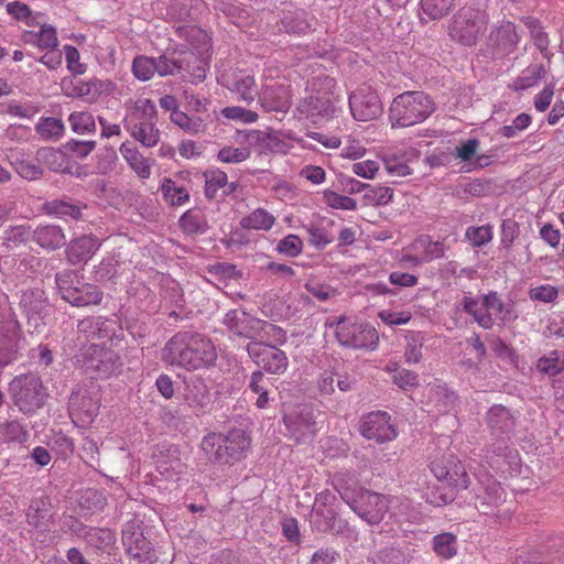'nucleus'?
<instances>
[{
  "mask_svg": "<svg viewBox=\"0 0 564 564\" xmlns=\"http://www.w3.org/2000/svg\"><path fill=\"white\" fill-rule=\"evenodd\" d=\"M19 307L28 318L29 324L34 321L35 328L39 326V321H43L50 312L48 299L44 290L39 288L22 291Z\"/></svg>",
  "mask_w": 564,
  "mask_h": 564,
  "instance_id": "22",
  "label": "nucleus"
},
{
  "mask_svg": "<svg viewBox=\"0 0 564 564\" xmlns=\"http://www.w3.org/2000/svg\"><path fill=\"white\" fill-rule=\"evenodd\" d=\"M545 75L543 64H534L528 66L522 74L514 79L512 84L513 90H524L535 86Z\"/></svg>",
  "mask_w": 564,
  "mask_h": 564,
  "instance_id": "43",
  "label": "nucleus"
},
{
  "mask_svg": "<svg viewBox=\"0 0 564 564\" xmlns=\"http://www.w3.org/2000/svg\"><path fill=\"white\" fill-rule=\"evenodd\" d=\"M392 381L402 390L408 391L419 386V376L411 370H394Z\"/></svg>",
  "mask_w": 564,
  "mask_h": 564,
  "instance_id": "64",
  "label": "nucleus"
},
{
  "mask_svg": "<svg viewBox=\"0 0 564 564\" xmlns=\"http://www.w3.org/2000/svg\"><path fill=\"white\" fill-rule=\"evenodd\" d=\"M161 192L164 200L171 206H181L189 200V194L184 186H177L176 183L165 177L161 184Z\"/></svg>",
  "mask_w": 564,
  "mask_h": 564,
  "instance_id": "41",
  "label": "nucleus"
},
{
  "mask_svg": "<svg viewBox=\"0 0 564 564\" xmlns=\"http://www.w3.org/2000/svg\"><path fill=\"white\" fill-rule=\"evenodd\" d=\"M339 101L336 80L330 76H316L311 82L310 93L299 101L296 110L300 118L322 124L335 118L340 109L337 106Z\"/></svg>",
  "mask_w": 564,
  "mask_h": 564,
  "instance_id": "2",
  "label": "nucleus"
},
{
  "mask_svg": "<svg viewBox=\"0 0 564 564\" xmlns=\"http://www.w3.org/2000/svg\"><path fill=\"white\" fill-rule=\"evenodd\" d=\"M360 434L367 440L381 444L394 440L398 435L391 416L384 411H373L365 414L360 421Z\"/></svg>",
  "mask_w": 564,
  "mask_h": 564,
  "instance_id": "19",
  "label": "nucleus"
},
{
  "mask_svg": "<svg viewBox=\"0 0 564 564\" xmlns=\"http://www.w3.org/2000/svg\"><path fill=\"white\" fill-rule=\"evenodd\" d=\"M275 223V218L272 214L263 208H258L250 215L243 217L240 220V226L243 229L253 230H269Z\"/></svg>",
  "mask_w": 564,
  "mask_h": 564,
  "instance_id": "40",
  "label": "nucleus"
},
{
  "mask_svg": "<svg viewBox=\"0 0 564 564\" xmlns=\"http://www.w3.org/2000/svg\"><path fill=\"white\" fill-rule=\"evenodd\" d=\"M52 510L53 506L48 497L32 499L26 511L28 524L41 531H50Z\"/></svg>",
  "mask_w": 564,
  "mask_h": 564,
  "instance_id": "28",
  "label": "nucleus"
},
{
  "mask_svg": "<svg viewBox=\"0 0 564 564\" xmlns=\"http://www.w3.org/2000/svg\"><path fill=\"white\" fill-rule=\"evenodd\" d=\"M246 350L261 369L271 375H282L288 369L289 359L285 352L274 345L250 341L247 344Z\"/></svg>",
  "mask_w": 564,
  "mask_h": 564,
  "instance_id": "15",
  "label": "nucleus"
},
{
  "mask_svg": "<svg viewBox=\"0 0 564 564\" xmlns=\"http://www.w3.org/2000/svg\"><path fill=\"white\" fill-rule=\"evenodd\" d=\"M520 42L517 26L510 21L494 26L487 37V51L492 59H502L512 54Z\"/></svg>",
  "mask_w": 564,
  "mask_h": 564,
  "instance_id": "17",
  "label": "nucleus"
},
{
  "mask_svg": "<svg viewBox=\"0 0 564 564\" xmlns=\"http://www.w3.org/2000/svg\"><path fill=\"white\" fill-rule=\"evenodd\" d=\"M433 550L443 558H452L457 553V538L454 533L443 532L433 538Z\"/></svg>",
  "mask_w": 564,
  "mask_h": 564,
  "instance_id": "46",
  "label": "nucleus"
},
{
  "mask_svg": "<svg viewBox=\"0 0 564 564\" xmlns=\"http://www.w3.org/2000/svg\"><path fill=\"white\" fill-rule=\"evenodd\" d=\"M171 120L181 129L192 134H197L204 128V121L200 117H189L182 111L171 113Z\"/></svg>",
  "mask_w": 564,
  "mask_h": 564,
  "instance_id": "55",
  "label": "nucleus"
},
{
  "mask_svg": "<svg viewBox=\"0 0 564 564\" xmlns=\"http://www.w3.org/2000/svg\"><path fill=\"white\" fill-rule=\"evenodd\" d=\"M323 198L325 204L334 209L355 210L357 208L355 199L332 189L324 191Z\"/></svg>",
  "mask_w": 564,
  "mask_h": 564,
  "instance_id": "59",
  "label": "nucleus"
},
{
  "mask_svg": "<svg viewBox=\"0 0 564 564\" xmlns=\"http://www.w3.org/2000/svg\"><path fill=\"white\" fill-rule=\"evenodd\" d=\"M121 540L126 554L134 564H154L158 561L152 543L144 536L139 525L127 523L122 530Z\"/></svg>",
  "mask_w": 564,
  "mask_h": 564,
  "instance_id": "13",
  "label": "nucleus"
},
{
  "mask_svg": "<svg viewBox=\"0 0 564 564\" xmlns=\"http://www.w3.org/2000/svg\"><path fill=\"white\" fill-rule=\"evenodd\" d=\"M86 207L85 204L64 196L62 198L46 200L42 205V210L48 216L80 220L83 218V209Z\"/></svg>",
  "mask_w": 564,
  "mask_h": 564,
  "instance_id": "26",
  "label": "nucleus"
},
{
  "mask_svg": "<svg viewBox=\"0 0 564 564\" xmlns=\"http://www.w3.org/2000/svg\"><path fill=\"white\" fill-rule=\"evenodd\" d=\"M25 341L14 313L3 316L0 322V368H4L22 357Z\"/></svg>",
  "mask_w": 564,
  "mask_h": 564,
  "instance_id": "10",
  "label": "nucleus"
},
{
  "mask_svg": "<svg viewBox=\"0 0 564 564\" xmlns=\"http://www.w3.org/2000/svg\"><path fill=\"white\" fill-rule=\"evenodd\" d=\"M48 446L63 458L69 457L74 452L73 440L63 432H54L50 438Z\"/></svg>",
  "mask_w": 564,
  "mask_h": 564,
  "instance_id": "56",
  "label": "nucleus"
},
{
  "mask_svg": "<svg viewBox=\"0 0 564 564\" xmlns=\"http://www.w3.org/2000/svg\"><path fill=\"white\" fill-rule=\"evenodd\" d=\"M393 197V191L386 186H371L367 187L364 193V200L366 205L384 206L388 205Z\"/></svg>",
  "mask_w": 564,
  "mask_h": 564,
  "instance_id": "52",
  "label": "nucleus"
},
{
  "mask_svg": "<svg viewBox=\"0 0 564 564\" xmlns=\"http://www.w3.org/2000/svg\"><path fill=\"white\" fill-rule=\"evenodd\" d=\"M68 121L72 130L77 134H89L96 131L95 118L88 111H74L69 115Z\"/></svg>",
  "mask_w": 564,
  "mask_h": 564,
  "instance_id": "48",
  "label": "nucleus"
},
{
  "mask_svg": "<svg viewBox=\"0 0 564 564\" xmlns=\"http://www.w3.org/2000/svg\"><path fill=\"white\" fill-rule=\"evenodd\" d=\"M35 161L52 172L73 174L64 149L41 148L36 151Z\"/></svg>",
  "mask_w": 564,
  "mask_h": 564,
  "instance_id": "31",
  "label": "nucleus"
},
{
  "mask_svg": "<svg viewBox=\"0 0 564 564\" xmlns=\"http://www.w3.org/2000/svg\"><path fill=\"white\" fill-rule=\"evenodd\" d=\"M315 523L319 531L343 534L348 529L347 521L339 518L335 508H313Z\"/></svg>",
  "mask_w": 564,
  "mask_h": 564,
  "instance_id": "33",
  "label": "nucleus"
},
{
  "mask_svg": "<svg viewBox=\"0 0 564 564\" xmlns=\"http://www.w3.org/2000/svg\"><path fill=\"white\" fill-rule=\"evenodd\" d=\"M367 523H380L389 509L388 499L378 492L359 488L356 498L348 505Z\"/></svg>",
  "mask_w": 564,
  "mask_h": 564,
  "instance_id": "14",
  "label": "nucleus"
},
{
  "mask_svg": "<svg viewBox=\"0 0 564 564\" xmlns=\"http://www.w3.org/2000/svg\"><path fill=\"white\" fill-rule=\"evenodd\" d=\"M480 30L479 12L470 8H464L454 15L448 28V34L452 40L465 46H473L478 40Z\"/></svg>",
  "mask_w": 564,
  "mask_h": 564,
  "instance_id": "18",
  "label": "nucleus"
},
{
  "mask_svg": "<svg viewBox=\"0 0 564 564\" xmlns=\"http://www.w3.org/2000/svg\"><path fill=\"white\" fill-rule=\"evenodd\" d=\"M257 96L267 112L286 113L292 105L289 87L279 83L264 85Z\"/></svg>",
  "mask_w": 564,
  "mask_h": 564,
  "instance_id": "23",
  "label": "nucleus"
},
{
  "mask_svg": "<svg viewBox=\"0 0 564 564\" xmlns=\"http://www.w3.org/2000/svg\"><path fill=\"white\" fill-rule=\"evenodd\" d=\"M166 364L187 371L209 368L217 360L213 341L194 329H184L174 334L162 350Z\"/></svg>",
  "mask_w": 564,
  "mask_h": 564,
  "instance_id": "1",
  "label": "nucleus"
},
{
  "mask_svg": "<svg viewBox=\"0 0 564 564\" xmlns=\"http://www.w3.org/2000/svg\"><path fill=\"white\" fill-rule=\"evenodd\" d=\"M79 333L97 339H111L116 333V321L102 316H87L77 324Z\"/></svg>",
  "mask_w": 564,
  "mask_h": 564,
  "instance_id": "27",
  "label": "nucleus"
},
{
  "mask_svg": "<svg viewBox=\"0 0 564 564\" xmlns=\"http://www.w3.org/2000/svg\"><path fill=\"white\" fill-rule=\"evenodd\" d=\"M509 436H499L485 449V459L496 471L511 474L520 466L518 451L510 446Z\"/></svg>",
  "mask_w": 564,
  "mask_h": 564,
  "instance_id": "16",
  "label": "nucleus"
},
{
  "mask_svg": "<svg viewBox=\"0 0 564 564\" xmlns=\"http://www.w3.org/2000/svg\"><path fill=\"white\" fill-rule=\"evenodd\" d=\"M83 538L90 546L98 550L115 542V535L110 529L88 528Z\"/></svg>",
  "mask_w": 564,
  "mask_h": 564,
  "instance_id": "49",
  "label": "nucleus"
},
{
  "mask_svg": "<svg viewBox=\"0 0 564 564\" xmlns=\"http://www.w3.org/2000/svg\"><path fill=\"white\" fill-rule=\"evenodd\" d=\"M31 240L46 250H57L66 242L63 229L56 225L37 226L32 231Z\"/></svg>",
  "mask_w": 564,
  "mask_h": 564,
  "instance_id": "32",
  "label": "nucleus"
},
{
  "mask_svg": "<svg viewBox=\"0 0 564 564\" xmlns=\"http://www.w3.org/2000/svg\"><path fill=\"white\" fill-rule=\"evenodd\" d=\"M55 283L61 297L72 306L98 305L104 299L99 286L83 281L78 270L64 269L55 273Z\"/></svg>",
  "mask_w": 564,
  "mask_h": 564,
  "instance_id": "5",
  "label": "nucleus"
},
{
  "mask_svg": "<svg viewBox=\"0 0 564 564\" xmlns=\"http://www.w3.org/2000/svg\"><path fill=\"white\" fill-rule=\"evenodd\" d=\"M455 0H421L423 12L431 20H438L447 15L454 7Z\"/></svg>",
  "mask_w": 564,
  "mask_h": 564,
  "instance_id": "50",
  "label": "nucleus"
},
{
  "mask_svg": "<svg viewBox=\"0 0 564 564\" xmlns=\"http://www.w3.org/2000/svg\"><path fill=\"white\" fill-rule=\"evenodd\" d=\"M276 251L290 258H295L303 251V241L297 235H288L276 245Z\"/></svg>",
  "mask_w": 564,
  "mask_h": 564,
  "instance_id": "60",
  "label": "nucleus"
},
{
  "mask_svg": "<svg viewBox=\"0 0 564 564\" xmlns=\"http://www.w3.org/2000/svg\"><path fill=\"white\" fill-rule=\"evenodd\" d=\"M181 229L187 235H204L209 229L206 216L199 209H188L178 219Z\"/></svg>",
  "mask_w": 564,
  "mask_h": 564,
  "instance_id": "38",
  "label": "nucleus"
},
{
  "mask_svg": "<svg viewBox=\"0 0 564 564\" xmlns=\"http://www.w3.org/2000/svg\"><path fill=\"white\" fill-rule=\"evenodd\" d=\"M335 335L338 343L346 348L373 350L379 341V335L370 324H348L344 318L339 319Z\"/></svg>",
  "mask_w": 564,
  "mask_h": 564,
  "instance_id": "11",
  "label": "nucleus"
},
{
  "mask_svg": "<svg viewBox=\"0 0 564 564\" xmlns=\"http://www.w3.org/2000/svg\"><path fill=\"white\" fill-rule=\"evenodd\" d=\"M486 422L495 437L509 436L514 426L512 414L501 404H495L488 410Z\"/></svg>",
  "mask_w": 564,
  "mask_h": 564,
  "instance_id": "29",
  "label": "nucleus"
},
{
  "mask_svg": "<svg viewBox=\"0 0 564 564\" xmlns=\"http://www.w3.org/2000/svg\"><path fill=\"white\" fill-rule=\"evenodd\" d=\"M332 486L347 505L356 498L359 490L358 480L351 471H339L334 474L332 477Z\"/></svg>",
  "mask_w": 564,
  "mask_h": 564,
  "instance_id": "37",
  "label": "nucleus"
},
{
  "mask_svg": "<svg viewBox=\"0 0 564 564\" xmlns=\"http://www.w3.org/2000/svg\"><path fill=\"white\" fill-rule=\"evenodd\" d=\"M224 324L235 335L242 338L251 339V341H257V339L260 337L263 327H269L272 330L273 336H281V344L286 340L285 332L281 327L269 324L265 321L250 317L245 312L240 317L237 310H230L225 314Z\"/></svg>",
  "mask_w": 564,
  "mask_h": 564,
  "instance_id": "12",
  "label": "nucleus"
},
{
  "mask_svg": "<svg viewBox=\"0 0 564 564\" xmlns=\"http://www.w3.org/2000/svg\"><path fill=\"white\" fill-rule=\"evenodd\" d=\"M185 400L191 408L205 412L210 404V393L204 379L195 378L186 383Z\"/></svg>",
  "mask_w": 564,
  "mask_h": 564,
  "instance_id": "34",
  "label": "nucleus"
},
{
  "mask_svg": "<svg viewBox=\"0 0 564 564\" xmlns=\"http://www.w3.org/2000/svg\"><path fill=\"white\" fill-rule=\"evenodd\" d=\"M349 108L358 121L377 119L382 113V104L378 94L369 86H364L349 95Z\"/></svg>",
  "mask_w": 564,
  "mask_h": 564,
  "instance_id": "20",
  "label": "nucleus"
},
{
  "mask_svg": "<svg viewBox=\"0 0 564 564\" xmlns=\"http://www.w3.org/2000/svg\"><path fill=\"white\" fill-rule=\"evenodd\" d=\"M404 360L408 364H417L422 359V347L425 337L422 332L408 330L405 335Z\"/></svg>",
  "mask_w": 564,
  "mask_h": 564,
  "instance_id": "42",
  "label": "nucleus"
},
{
  "mask_svg": "<svg viewBox=\"0 0 564 564\" xmlns=\"http://www.w3.org/2000/svg\"><path fill=\"white\" fill-rule=\"evenodd\" d=\"M30 433L20 420H7L0 417V442L24 444L29 441Z\"/></svg>",
  "mask_w": 564,
  "mask_h": 564,
  "instance_id": "36",
  "label": "nucleus"
},
{
  "mask_svg": "<svg viewBox=\"0 0 564 564\" xmlns=\"http://www.w3.org/2000/svg\"><path fill=\"white\" fill-rule=\"evenodd\" d=\"M120 152L129 166L141 178H149L151 175V161L144 158L138 149L130 142L126 141L120 147Z\"/></svg>",
  "mask_w": 564,
  "mask_h": 564,
  "instance_id": "35",
  "label": "nucleus"
},
{
  "mask_svg": "<svg viewBox=\"0 0 564 564\" xmlns=\"http://www.w3.org/2000/svg\"><path fill=\"white\" fill-rule=\"evenodd\" d=\"M13 404L25 415H33L42 409L48 398L41 378L32 372L17 376L9 384Z\"/></svg>",
  "mask_w": 564,
  "mask_h": 564,
  "instance_id": "7",
  "label": "nucleus"
},
{
  "mask_svg": "<svg viewBox=\"0 0 564 564\" xmlns=\"http://www.w3.org/2000/svg\"><path fill=\"white\" fill-rule=\"evenodd\" d=\"M435 111L433 99L423 91L411 90L398 95L389 109L392 127H411L423 122Z\"/></svg>",
  "mask_w": 564,
  "mask_h": 564,
  "instance_id": "4",
  "label": "nucleus"
},
{
  "mask_svg": "<svg viewBox=\"0 0 564 564\" xmlns=\"http://www.w3.org/2000/svg\"><path fill=\"white\" fill-rule=\"evenodd\" d=\"M456 492L457 491L454 490V488L442 482L426 494V502L437 507L445 506L455 500Z\"/></svg>",
  "mask_w": 564,
  "mask_h": 564,
  "instance_id": "54",
  "label": "nucleus"
},
{
  "mask_svg": "<svg viewBox=\"0 0 564 564\" xmlns=\"http://www.w3.org/2000/svg\"><path fill=\"white\" fill-rule=\"evenodd\" d=\"M448 464L451 467L445 484H447L448 487L454 488L456 491L467 489L470 485V480L465 466L453 456L448 459Z\"/></svg>",
  "mask_w": 564,
  "mask_h": 564,
  "instance_id": "44",
  "label": "nucleus"
},
{
  "mask_svg": "<svg viewBox=\"0 0 564 564\" xmlns=\"http://www.w3.org/2000/svg\"><path fill=\"white\" fill-rule=\"evenodd\" d=\"M248 389L253 394L258 395L254 404L259 409H267L270 402L274 400L271 397L275 389L274 383L272 379L267 377L260 369L251 373L248 381Z\"/></svg>",
  "mask_w": 564,
  "mask_h": 564,
  "instance_id": "30",
  "label": "nucleus"
},
{
  "mask_svg": "<svg viewBox=\"0 0 564 564\" xmlns=\"http://www.w3.org/2000/svg\"><path fill=\"white\" fill-rule=\"evenodd\" d=\"M35 131L44 140H57L64 134L65 126L61 119L46 117L35 126Z\"/></svg>",
  "mask_w": 564,
  "mask_h": 564,
  "instance_id": "47",
  "label": "nucleus"
},
{
  "mask_svg": "<svg viewBox=\"0 0 564 564\" xmlns=\"http://www.w3.org/2000/svg\"><path fill=\"white\" fill-rule=\"evenodd\" d=\"M463 192L474 197L487 196L492 192V181L487 178H475L465 183Z\"/></svg>",
  "mask_w": 564,
  "mask_h": 564,
  "instance_id": "62",
  "label": "nucleus"
},
{
  "mask_svg": "<svg viewBox=\"0 0 564 564\" xmlns=\"http://www.w3.org/2000/svg\"><path fill=\"white\" fill-rule=\"evenodd\" d=\"M536 368L551 377L560 375L564 370V351L553 350L539 358Z\"/></svg>",
  "mask_w": 564,
  "mask_h": 564,
  "instance_id": "45",
  "label": "nucleus"
},
{
  "mask_svg": "<svg viewBox=\"0 0 564 564\" xmlns=\"http://www.w3.org/2000/svg\"><path fill=\"white\" fill-rule=\"evenodd\" d=\"M98 238L91 235H83L69 241L66 247V259L72 265H84L99 249Z\"/></svg>",
  "mask_w": 564,
  "mask_h": 564,
  "instance_id": "24",
  "label": "nucleus"
},
{
  "mask_svg": "<svg viewBox=\"0 0 564 564\" xmlns=\"http://www.w3.org/2000/svg\"><path fill=\"white\" fill-rule=\"evenodd\" d=\"M100 408V387L94 381L76 383L70 391L67 411L72 422L79 427L89 426Z\"/></svg>",
  "mask_w": 564,
  "mask_h": 564,
  "instance_id": "6",
  "label": "nucleus"
},
{
  "mask_svg": "<svg viewBox=\"0 0 564 564\" xmlns=\"http://www.w3.org/2000/svg\"><path fill=\"white\" fill-rule=\"evenodd\" d=\"M250 156L247 148L224 147L219 150L217 159L224 163H240Z\"/></svg>",
  "mask_w": 564,
  "mask_h": 564,
  "instance_id": "63",
  "label": "nucleus"
},
{
  "mask_svg": "<svg viewBox=\"0 0 564 564\" xmlns=\"http://www.w3.org/2000/svg\"><path fill=\"white\" fill-rule=\"evenodd\" d=\"M290 437L296 442L312 440L317 432V422L311 408L304 406L297 412L283 416Z\"/></svg>",
  "mask_w": 564,
  "mask_h": 564,
  "instance_id": "21",
  "label": "nucleus"
},
{
  "mask_svg": "<svg viewBox=\"0 0 564 564\" xmlns=\"http://www.w3.org/2000/svg\"><path fill=\"white\" fill-rule=\"evenodd\" d=\"M13 165L17 173L25 180L35 181L43 176V169L37 162L26 159H17Z\"/></svg>",
  "mask_w": 564,
  "mask_h": 564,
  "instance_id": "57",
  "label": "nucleus"
},
{
  "mask_svg": "<svg viewBox=\"0 0 564 564\" xmlns=\"http://www.w3.org/2000/svg\"><path fill=\"white\" fill-rule=\"evenodd\" d=\"M132 72L138 79L149 80L155 73L154 58L143 55L137 56L132 63Z\"/></svg>",
  "mask_w": 564,
  "mask_h": 564,
  "instance_id": "58",
  "label": "nucleus"
},
{
  "mask_svg": "<svg viewBox=\"0 0 564 564\" xmlns=\"http://www.w3.org/2000/svg\"><path fill=\"white\" fill-rule=\"evenodd\" d=\"M205 176V196L209 199L215 198L219 188L227 185V174L219 170H208L204 173Z\"/></svg>",
  "mask_w": 564,
  "mask_h": 564,
  "instance_id": "51",
  "label": "nucleus"
},
{
  "mask_svg": "<svg viewBox=\"0 0 564 564\" xmlns=\"http://www.w3.org/2000/svg\"><path fill=\"white\" fill-rule=\"evenodd\" d=\"M75 358L76 364L90 378H108L121 372L122 361L119 354L96 344L82 348Z\"/></svg>",
  "mask_w": 564,
  "mask_h": 564,
  "instance_id": "8",
  "label": "nucleus"
},
{
  "mask_svg": "<svg viewBox=\"0 0 564 564\" xmlns=\"http://www.w3.org/2000/svg\"><path fill=\"white\" fill-rule=\"evenodd\" d=\"M469 495V501L480 513L486 516H498V508L506 500L503 488L490 475L478 477Z\"/></svg>",
  "mask_w": 564,
  "mask_h": 564,
  "instance_id": "9",
  "label": "nucleus"
},
{
  "mask_svg": "<svg viewBox=\"0 0 564 564\" xmlns=\"http://www.w3.org/2000/svg\"><path fill=\"white\" fill-rule=\"evenodd\" d=\"M132 137L144 147H154L160 140V131L155 121H139L131 131Z\"/></svg>",
  "mask_w": 564,
  "mask_h": 564,
  "instance_id": "39",
  "label": "nucleus"
},
{
  "mask_svg": "<svg viewBox=\"0 0 564 564\" xmlns=\"http://www.w3.org/2000/svg\"><path fill=\"white\" fill-rule=\"evenodd\" d=\"M118 160L117 152L112 148H104L97 154L96 170L98 174L106 175L113 171Z\"/></svg>",
  "mask_w": 564,
  "mask_h": 564,
  "instance_id": "61",
  "label": "nucleus"
},
{
  "mask_svg": "<svg viewBox=\"0 0 564 564\" xmlns=\"http://www.w3.org/2000/svg\"><path fill=\"white\" fill-rule=\"evenodd\" d=\"M200 448L210 463L234 466L248 456L251 437L245 430L237 427L226 433L212 432L203 437Z\"/></svg>",
  "mask_w": 564,
  "mask_h": 564,
  "instance_id": "3",
  "label": "nucleus"
},
{
  "mask_svg": "<svg viewBox=\"0 0 564 564\" xmlns=\"http://www.w3.org/2000/svg\"><path fill=\"white\" fill-rule=\"evenodd\" d=\"M223 80V85L235 93L239 100L250 104L258 95L254 78L246 70L236 69L230 75L224 76Z\"/></svg>",
  "mask_w": 564,
  "mask_h": 564,
  "instance_id": "25",
  "label": "nucleus"
},
{
  "mask_svg": "<svg viewBox=\"0 0 564 564\" xmlns=\"http://www.w3.org/2000/svg\"><path fill=\"white\" fill-rule=\"evenodd\" d=\"M96 144L94 140L70 139L63 144V149L70 158L83 160L96 149Z\"/></svg>",
  "mask_w": 564,
  "mask_h": 564,
  "instance_id": "53",
  "label": "nucleus"
}]
</instances>
